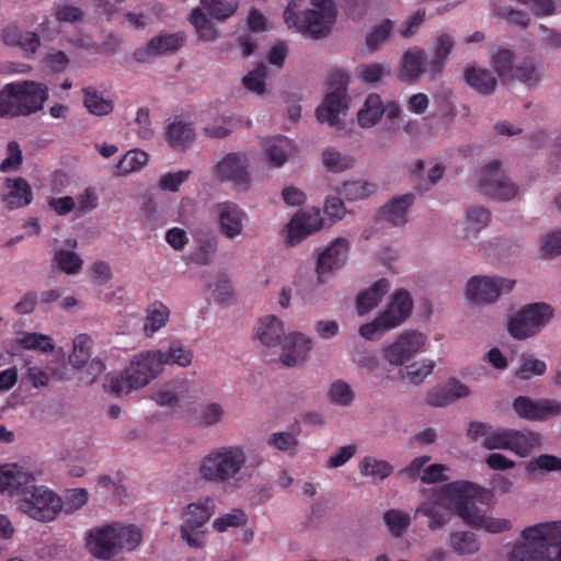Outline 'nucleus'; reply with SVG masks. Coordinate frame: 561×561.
Instances as JSON below:
<instances>
[{"mask_svg":"<svg viewBox=\"0 0 561 561\" xmlns=\"http://www.w3.org/2000/svg\"><path fill=\"white\" fill-rule=\"evenodd\" d=\"M453 46L454 42L449 35L443 34L436 38L434 57L430 62V71L433 77L442 72Z\"/></svg>","mask_w":561,"mask_h":561,"instance_id":"38","label":"nucleus"},{"mask_svg":"<svg viewBox=\"0 0 561 561\" xmlns=\"http://www.w3.org/2000/svg\"><path fill=\"white\" fill-rule=\"evenodd\" d=\"M0 493L19 495V510L38 522H50L62 508L60 496L44 485H36L35 477L16 465L0 467Z\"/></svg>","mask_w":561,"mask_h":561,"instance_id":"2","label":"nucleus"},{"mask_svg":"<svg viewBox=\"0 0 561 561\" xmlns=\"http://www.w3.org/2000/svg\"><path fill=\"white\" fill-rule=\"evenodd\" d=\"M322 161L324 167L335 173L346 171L354 167V159L348 156H343L341 152L333 148H329L322 153Z\"/></svg>","mask_w":561,"mask_h":561,"instance_id":"45","label":"nucleus"},{"mask_svg":"<svg viewBox=\"0 0 561 561\" xmlns=\"http://www.w3.org/2000/svg\"><path fill=\"white\" fill-rule=\"evenodd\" d=\"M215 172L220 181L231 182L240 190H245L250 183L249 160L243 153H228L216 164Z\"/></svg>","mask_w":561,"mask_h":561,"instance_id":"18","label":"nucleus"},{"mask_svg":"<svg viewBox=\"0 0 561 561\" xmlns=\"http://www.w3.org/2000/svg\"><path fill=\"white\" fill-rule=\"evenodd\" d=\"M170 318V309L160 300L150 304L146 310L144 324L145 335L150 337L165 327Z\"/></svg>","mask_w":561,"mask_h":561,"instance_id":"31","label":"nucleus"},{"mask_svg":"<svg viewBox=\"0 0 561 561\" xmlns=\"http://www.w3.org/2000/svg\"><path fill=\"white\" fill-rule=\"evenodd\" d=\"M515 280L502 277L473 276L467 284L466 296L470 301L491 304L513 289Z\"/></svg>","mask_w":561,"mask_h":561,"instance_id":"16","label":"nucleus"},{"mask_svg":"<svg viewBox=\"0 0 561 561\" xmlns=\"http://www.w3.org/2000/svg\"><path fill=\"white\" fill-rule=\"evenodd\" d=\"M393 24L386 19L377 24L366 36V46L370 51L377 49L391 34Z\"/></svg>","mask_w":561,"mask_h":561,"instance_id":"53","label":"nucleus"},{"mask_svg":"<svg viewBox=\"0 0 561 561\" xmlns=\"http://www.w3.org/2000/svg\"><path fill=\"white\" fill-rule=\"evenodd\" d=\"M190 22L202 41L211 42L216 38L217 30L202 9L195 8L192 11L190 14Z\"/></svg>","mask_w":561,"mask_h":561,"instance_id":"43","label":"nucleus"},{"mask_svg":"<svg viewBox=\"0 0 561 561\" xmlns=\"http://www.w3.org/2000/svg\"><path fill=\"white\" fill-rule=\"evenodd\" d=\"M465 80L472 89L480 94H491L497 84L493 73L484 68L468 66L465 70Z\"/></svg>","mask_w":561,"mask_h":561,"instance_id":"29","label":"nucleus"},{"mask_svg":"<svg viewBox=\"0 0 561 561\" xmlns=\"http://www.w3.org/2000/svg\"><path fill=\"white\" fill-rule=\"evenodd\" d=\"M427 336L416 330L403 331L397 340L382 348L385 359L393 366H402L426 344Z\"/></svg>","mask_w":561,"mask_h":561,"instance_id":"15","label":"nucleus"},{"mask_svg":"<svg viewBox=\"0 0 561 561\" xmlns=\"http://www.w3.org/2000/svg\"><path fill=\"white\" fill-rule=\"evenodd\" d=\"M478 186L482 194L499 201H508L518 193L501 169V162L493 160L477 173Z\"/></svg>","mask_w":561,"mask_h":561,"instance_id":"14","label":"nucleus"},{"mask_svg":"<svg viewBox=\"0 0 561 561\" xmlns=\"http://www.w3.org/2000/svg\"><path fill=\"white\" fill-rule=\"evenodd\" d=\"M161 356L160 350L136 354L125 371L107 375L104 389L121 396L147 386L163 370Z\"/></svg>","mask_w":561,"mask_h":561,"instance_id":"6","label":"nucleus"},{"mask_svg":"<svg viewBox=\"0 0 561 561\" xmlns=\"http://www.w3.org/2000/svg\"><path fill=\"white\" fill-rule=\"evenodd\" d=\"M328 397L334 404L346 407L354 400V391L344 380H335L329 388Z\"/></svg>","mask_w":561,"mask_h":561,"instance_id":"49","label":"nucleus"},{"mask_svg":"<svg viewBox=\"0 0 561 561\" xmlns=\"http://www.w3.org/2000/svg\"><path fill=\"white\" fill-rule=\"evenodd\" d=\"M513 59L514 53L505 48H499L492 56L495 70L503 81L513 79Z\"/></svg>","mask_w":561,"mask_h":561,"instance_id":"46","label":"nucleus"},{"mask_svg":"<svg viewBox=\"0 0 561 561\" xmlns=\"http://www.w3.org/2000/svg\"><path fill=\"white\" fill-rule=\"evenodd\" d=\"M425 51L413 47L407 50L402 58L400 78L405 81H415L425 71Z\"/></svg>","mask_w":561,"mask_h":561,"instance_id":"27","label":"nucleus"},{"mask_svg":"<svg viewBox=\"0 0 561 561\" xmlns=\"http://www.w3.org/2000/svg\"><path fill=\"white\" fill-rule=\"evenodd\" d=\"M359 472L364 477L383 480L393 472V467L386 460H378L375 457L366 456L359 462Z\"/></svg>","mask_w":561,"mask_h":561,"instance_id":"40","label":"nucleus"},{"mask_svg":"<svg viewBox=\"0 0 561 561\" xmlns=\"http://www.w3.org/2000/svg\"><path fill=\"white\" fill-rule=\"evenodd\" d=\"M481 488L469 481H454L430 490L428 497L415 511L416 516L427 518L431 530L442 529L449 523L454 513L462 522L476 529L491 534H501L511 529L508 519L486 515L476 504Z\"/></svg>","mask_w":561,"mask_h":561,"instance_id":"1","label":"nucleus"},{"mask_svg":"<svg viewBox=\"0 0 561 561\" xmlns=\"http://www.w3.org/2000/svg\"><path fill=\"white\" fill-rule=\"evenodd\" d=\"M547 370V365L543 360L533 358L530 356H522V365L516 371L519 379H529L533 375H543Z\"/></svg>","mask_w":561,"mask_h":561,"instance_id":"58","label":"nucleus"},{"mask_svg":"<svg viewBox=\"0 0 561 561\" xmlns=\"http://www.w3.org/2000/svg\"><path fill=\"white\" fill-rule=\"evenodd\" d=\"M508 561H561V522L540 523L522 531Z\"/></svg>","mask_w":561,"mask_h":561,"instance_id":"3","label":"nucleus"},{"mask_svg":"<svg viewBox=\"0 0 561 561\" xmlns=\"http://www.w3.org/2000/svg\"><path fill=\"white\" fill-rule=\"evenodd\" d=\"M552 317L553 309L550 305L529 304L511 318L507 330L513 337L524 340L540 332Z\"/></svg>","mask_w":561,"mask_h":561,"instance_id":"12","label":"nucleus"},{"mask_svg":"<svg viewBox=\"0 0 561 561\" xmlns=\"http://www.w3.org/2000/svg\"><path fill=\"white\" fill-rule=\"evenodd\" d=\"M415 199L414 194L408 193L392 198L380 210L381 217L393 226H403L408 221L407 213Z\"/></svg>","mask_w":561,"mask_h":561,"instance_id":"25","label":"nucleus"},{"mask_svg":"<svg viewBox=\"0 0 561 561\" xmlns=\"http://www.w3.org/2000/svg\"><path fill=\"white\" fill-rule=\"evenodd\" d=\"M514 412L527 421H548L561 414V402L552 399L534 400L519 396L513 401Z\"/></svg>","mask_w":561,"mask_h":561,"instance_id":"17","label":"nucleus"},{"mask_svg":"<svg viewBox=\"0 0 561 561\" xmlns=\"http://www.w3.org/2000/svg\"><path fill=\"white\" fill-rule=\"evenodd\" d=\"M435 363L431 359H423L408 365L404 369L403 378L411 383H421L430 374H432Z\"/></svg>","mask_w":561,"mask_h":561,"instance_id":"50","label":"nucleus"},{"mask_svg":"<svg viewBox=\"0 0 561 561\" xmlns=\"http://www.w3.org/2000/svg\"><path fill=\"white\" fill-rule=\"evenodd\" d=\"M218 231L228 239H234L242 234L245 211L233 202L218 203L214 207Z\"/></svg>","mask_w":561,"mask_h":561,"instance_id":"19","label":"nucleus"},{"mask_svg":"<svg viewBox=\"0 0 561 561\" xmlns=\"http://www.w3.org/2000/svg\"><path fill=\"white\" fill-rule=\"evenodd\" d=\"M348 81L350 76L346 71L342 69L330 71L327 84L331 91L316 111L319 122L328 123L331 126L335 125L340 112L347 107L346 92Z\"/></svg>","mask_w":561,"mask_h":561,"instance_id":"13","label":"nucleus"},{"mask_svg":"<svg viewBox=\"0 0 561 561\" xmlns=\"http://www.w3.org/2000/svg\"><path fill=\"white\" fill-rule=\"evenodd\" d=\"M48 89L34 81L12 82L0 91V116H26L43 108Z\"/></svg>","mask_w":561,"mask_h":561,"instance_id":"8","label":"nucleus"},{"mask_svg":"<svg viewBox=\"0 0 561 561\" xmlns=\"http://www.w3.org/2000/svg\"><path fill=\"white\" fill-rule=\"evenodd\" d=\"M266 73L267 70L264 65L257 66L255 69H253L247 76L243 77L242 83L244 88L259 95L263 94L265 91Z\"/></svg>","mask_w":561,"mask_h":561,"instance_id":"55","label":"nucleus"},{"mask_svg":"<svg viewBox=\"0 0 561 561\" xmlns=\"http://www.w3.org/2000/svg\"><path fill=\"white\" fill-rule=\"evenodd\" d=\"M304 0H290L284 11L288 27L313 38L325 37L336 21V9L332 0H311L312 9L301 11Z\"/></svg>","mask_w":561,"mask_h":561,"instance_id":"7","label":"nucleus"},{"mask_svg":"<svg viewBox=\"0 0 561 561\" xmlns=\"http://www.w3.org/2000/svg\"><path fill=\"white\" fill-rule=\"evenodd\" d=\"M358 78L366 83L379 82L385 76L390 73V69L380 64L360 65L357 68Z\"/></svg>","mask_w":561,"mask_h":561,"instance_id":"60","label":"nucleus"},{"mask_svg":"<svg viewBox=\"0 0 561 561\" xmlns=\"http://www.w3.org/2000/svg\"><path fill=\"white\" fill-rule=\"evenodd\" d=\"M513 79H517L528 85L536 84L540 76L537 72L535 64L531 59H525L519 65L514 66Z\"/></svg>","mask_w":561,"mask_h":561,"instance_id":"56","label":"nucleus"},{"mask_svg":"<svg viewBox=\"0 0 561 561\" xmlns=\"http://www.w3.org/2000/svg\"><path fill=\"white\" fill-rule=\"evenodd\" d=\"M215 501L209 497H201L196 502L187 505L183 523L180 527L182 539L193 548H203L205 546L206 524L215 514Z\"/></svg>","mask_w":561,"mask_h":561,"instance_id":"11","label":"nucleus"},{"mask_svg":"<svg viewBox=\"0 0 561 561\" xmlns=\"http://www.w3.org/2000/svg\"><path fill=\"white\" fill-rule=\"evenodd\" d=\"M92 339L87 334H79L73 340V350L69 355V363L81 368L91 357Z\"/></svg>","mask_w":561,"mask_h":561,"instance_id":"41","label":"nucleus"},{"mask_svg":"<svg viewBox=\"0 0 561 561\" xmlns=\"http://www.w3.org/2000/svg\"><path fill=\"white\" fill-rule=\"evenodd\" d=\"M148 162V154L140 149L129 150L115 165L117 175H126L137 171Z\"/></svg>","mask_w":561,"mask_h":561,"instance_id":"42","label":"nucleus"},{"mask_svg":"<svg viewBox=\"0 0 561 561\" xmlns=\"http://www.w3.org/2000/svg\"><path fill=\"white\" fill-rule=\"evenodd\" d=\"M203 9L216 20H226L233 15L239 7L236 0H201Z\"/></svg>","mask_w":561,"mask_h":561,"instance_id":"44","label":"nucleus"},{"mask_svg":"<svg viewBox=\"0 0 561 561\" xmlns=\"http://www.w3.org/2000/svg\"><path fill=\"white\" fill-rule=\"evenodd\" d=\"M9 192L4 195L3 202L11 209L30 205L33 201V191L28 182L23 178L7 179Z\"/></svg>","mask_w":561,"mask_h":561,"instance_id":"24","label":"nucleus"},{"mask_svg":"<svg viewBox=\"0 0 561 561\" xmlns=\"http://www.w3.org/2000/svg\"><path fill=\"white\" fill-rule=\"evenodd\" d=\"M540 250L543 257H553L561 254V231L546 234L541 239Z\"/></svg>","mask_w":561,"mask_h":561,"instance_id":"64","label":"nucleus"},{"mask_svg":"<svg viewBox=\"0 0 561 561\" xmlns=\"http://www.w3.org/2000/svg\"><path fill=\"white\" fill-rule=\"evenodd\" d=\"M55 260L59 268L67 274H76L83 263L76 252L69 250L58 251L55 255Z\"/></svg>","mask_w":561,"mask_h":561,"instance_id":"57","label":"nucleus"},{"mask_svg":"<svg viewBox=\"0 0 561 561\" xmlns=\"http://www.w3.org/2000/svg\"><path fill=\"white\" fill-rule=\"evenodd\" d=\"M424 171V161L417 160L412 170V176L415 181V188L420 192H427L433 185H435L444 175L445 167L440 163H436L430 171L426 178H421Z\"/></svg>","mask_w":561,"mask_h":561,"instance_id":"36","label":"nucleus"},{"mask_svg":"<svg viewBox=\"0 0 561 561\" xmlns=\"http://www.w3.org/2000/svg\"><path fill=\"white\" fill-rule=\"evenodd\" d=\"M197 250L191 255V261L198 265H208L218 249L217 238L210 232H201L196 237Z\"/></svg>","mask_w":561,"mask_h":561,"instance_id":"34","label":"nucleus"},{"mask_svg":"<svg viewBox=\"0 0 561 561\" xmlns=\"http://www.w3.org/2000/svg\"><path fill=\"white\" fill-rule=\"evenodd\" d=\"M510 451L519 457L528 456L541 444V437L538 433L531 431L508 430Z\"/></svg>","mask_w":561,"mask_h":561,"instance_id":"26","label":"nucleus"},{"mask_svg":"<svg viewBox=\"0 0 561 561\" xmlns=\"http://www.w3.org/2000/svg\"><path fill=\"white\" fill-rule=\"evenodd\" d=\"M413 300L410 293L399 289L392 295L388 307L371 322L359 328V334L366 340H374L377 335L383 334L401 325L411 314Z\"/></svg>","mask_w":561,"mask_h":561,"instance_id":"10","label":"nucleus"},{"mask_svg":"<svg viewBox=\"0 0 561 561\" xmlns=\"http://www.w3.org/2000/svg\"><path fill=\"white\" fill-rule=\"evenodd\" d=\"M527 471L533 473L536 471L561 472V458L554 455L542 454L531 459L526 467Z\"/></svg>","mask_w":561,"mask_h":561,"instance_id":"54","label":"nucleus"},{"mask_svg":"<svg viewBox=\"0 0 561 561\" xmlns=\"http://www.w3.org/2000/svg\"><path fill=\"white\" fill-rule=\"evenodd\" d=\"M385 113V105L381 98L371 93L365 101V106L357 114L358 124L368 128L376 125Z\"/></svg>","mask_w":561,"mask_h":561,"instance_id":"35","label":"nucleus"},{"mask_svg":"<svg viewBox=\"0 0 561 561\" xmlns=\"http://www.w3.org/2000/svg\"><path fill=\"white\" fill-rule=\"evenodd\" d=\"M225 410L218 402H208L204 404L197 413V423L202 426H214L224 419Z\"/></svg>","mask_w":561,"mask_h":561,"instance_id":"48","label":"nucleus"},{"mask_svg":"<svg viewBox=\"0 0 561 561\" xmlns=\"http://www.w3.org/2000/svg\"><path fill=\"white\" fill-rule=\"evenodd\" d=\"M449 545L459 556L474 554L480 549L477 536L471 531H454L449 536Z\"/></svg>","mask_w":561,"mask_h":561,"instance_id":"37","label":"nucleus"},{"mask_svg":"<svg viewBox=\"0 0 561 561\" xmlns=\"http://www.w3.org/2000/svg\"><path fill=\"white\" fill-rule=\"evenodd\" d=\"M247 462L244 450L239 446H224L204 457L199 474L207 481L229 482L238 479Z\"/></svg>","mask_w":561,"mask_h":561,"instance_id":"9","label":"nucleus"},{"mask_svg":"<svg viewBox=\"0 0 561 561\" xmlns=\"http://www.w3.org/2000/svg\"><path fill=\"white\" fill-rule=\"evenodd\" d=\"M82 93L83 105L90 114L105 116L113 112L114 102L111 99L104 98L94 87H84Z\"/></svg>","mask_w":561,"mask_h":561,"instance_id":"33","label":"nucleus"},{"mask_svg":"<svg viewBox=\"0 0 561 561\" xmlns=\"http://www.w3.org/2000/svg\"><path fill=\"white\" fill-rule=\"evenodd\" d=\"M142 540L141 530L133 524L112 523L89 531L87 547L99 559L110 560L121 552L134 551Z\"/></svg>","mask_w":561,"mask_h":561,"instance_id":"4","label":"nucleus"},{"mask_svg":"<svg viewBox=\"0 0 561 561\" xmlns=\"http://www.w3.org/2000/svg\"><path fill=\"white\" fill-rule=\"evenodd\" d=\"M195 138V131L192 124L175 119L165 127V139L174 149H184Z\"/></svg>","mask_w":561,"mask_h":561,"instance_id":"28","label":"nucleus"},{"mask_svg":"<svg viewBox=\"0 0 561 561\" xmlns=\"http://www.w3.org/2000/svg\"><path fill=\"white\" fill-rule=\"evenodd\" d=\"M7 150L8 157L1 162L0 171L9 172L18 170L23 161L20 145L16 141H10L8 144Z\"/></svg>","mask_w":561,"mask_h":561,"instance_id":"63","label":"nucleus"},{"mask_svg":"<svg viewBox=\"0 0 561 561\" xmlns=\"http://www.w3.org/2000/svg\"><path fill=\"white\" fill-rule=\"evenodd\" d=\"M256 337L267 346H282L280 362L287 367L302 363L311 350V340L301 333L285 334L284 323L275 316L260 319Z\"/></svg>","mask_w":561,"mask_h":561,"instance_id":"5","label":"nucleus"},{"mask_svg":"<svg viewBox=\"0 0 561 561\" xmlns=\"http://www.w3.org/2000/svg\"><path fill=\"white\" fill-rule=\"evenodd\" d=\"M376 192V185L368 181L356 180L343 183L339 193L348 201H359L371 196Z\"/></svg>","mask_w":561,"mask_h":561,"instance_id":"39","label":"nucleus"},{"mask_svg":"<svg viewBox=\"0 0 561 561\" xmlns=\"http://www.w3.org/2000/svg\"><path fill=\"white\" fill-rule=\"evenodd\" d=\"M494 13L500 18L506 19L508 23L519 27H527L530 23V16L525 11L500 7Z\"/></svg>","mask_w":561,"mask_h":561,"instance_id":"61","label":"nucleus"},{"mask_svg":"<svg viewBox=\"0 0 561 561\" xmlns=\"http://www.w3.org/2000/svg\"><path fill=\"white\" fill-rule=\"evenodd\" d=\"M383 520L389 531L396 537L401 536L411 523L410 516L399 510L387 511L383 515Z\"/></svg>","mask_w":561,"mask_h":561,"instance_id":"52","label":"nucleus"},{"mask_svg":"<svg viewBox=\"0 0 561 561\" xmlns=\"http://www.w3.org/2000/svg\"><path fill=\"white\" fill-rule=\"evenodd\" d=\"M183 44L184 36L181 33L159 35L153 37L146 47L138 48L135 51V58L144 62L153 56L173 53L181 48Z\"/></svg>","mask_w":561,"mask_h":561,"instance_id":"21","label":"nucleus"},{"mask_svg":"<svg viewBox=\"0 0 561 561\" xmlns=\"http://www.w3.org/2000/svg\"><path fill=\"white\" fill-rule=\"evenodd\" d=\"M262 148L267 162L274 168H280L293 153L294 144L285 136H273L262 141Z\"/></svg>","mask_w":561,"mask_h":561,"instance_id":"23","label":"nucleus"},{"mask_svg":"<svg viewBox=\"0 0 561 561\" xmlns=\"http://www.w3.org/2000/svg\"><path fill=\"white\" fill-rule=\"evenodd\" d=\"M161 359L164 365L175 364L181 367H187L192 364L193 352L181 344H172L168 351H162Z\"/></svg>","mask_w":561,"mask_h":561,"instance_id":"47","label":"nucleus"},{"mask_svg":"<svg viewBox=\"0 0 561 561\" xmlns=\"http://www.w3.org/2000/svg\"><path fill=\"white\" fill-rule=\"evenodd\" d=\"M322 218L320 211L297 214L288 226V241L290 244L300 242L304 238L320 230Z\"/></svg>","mask_w":561,"mask_h":561,"instance_id":"22","label":"nucleus"},{"mask_svg":"<svg viewBox=\"0 0 561 561\" xmlns=\"http://www.w3.org/2000/svg\"><path fill=\"white\" fill-rule=\"evenodd\" d=\"M350 244L344 238H337L331 242L318 255L316 273L319 280L333 275L337 270L342 268L348 256Z\"/></svg>","mask_w":561,"mask_h":561,"instance_id":"20","label":"nucleus"},{"mask_svg":"<svg viewBox=\"0 0 561 561\" xmlns=\"http://www.w3.org/2000/svg\"><path fill=\"white\" fill-rule=\"evenodd\" d=\"M7 45L19 46L26 54L34 55L41 46V39L35 32H20L16 27H7L2 34Z\"/></svg>","mask_w":561,"mask_h":561,"instance_id":"30","label":"nucleus"},{"mask_svg":"<svg viewBox=\"0 0 561 561\" xmlns=\"http://www.w3.org/2000/svg\"><path fill=\"white\" fill-rule=\"evenodd\" d=\"M389 290V282L386 278L378 279L370 288L357 297L356 307L358 314L363 316L374 309Z\"/></svg>","mask_w":561,"mask_h":561,"instance_id":"32","label":"nucleus"},{"mask_svg":"<svg viewBox=\"0 0 561 561\" xmlns=\"http://www.w3.org/2000/svg\"><path fill=\"white\" fill-rule=\"evenodd\" d=\"M190 170L165 173L160 178L159 187L162 191L178 192L180 186L190 178Z\"/></svg>","mask_w":561,"mask_h":561,"instance_id":"62","label":"nucleus"},{"mask_svg":"<svg viewBox=\"0 0 561 561\" xmlns=\"http://www.w3.org/2000/svg\"><path fill=\"white\" fill-rule=\"evenodd\" d=\"M248 523V516L241 508H234L230 513H227L213 523V527L218 533H224L230 527H242Z\"/></svg>","mask_w":561,"mask_h":561,"instance_id":"51","label":"nucleus"},{"mask_svg":"<svg viewBox=\"0 0 561 561\" xmlns=\"http://www.w3.org/2000/svg\"><path fill=\"white\" fill-rule=\"evenodd\" d=\"M20 345L27 350H38L42 352H51L54 343L50 336L39 333H27L20 339Z\"/></svg>","mask_w":561,"mask_h":561,"instance_id":"59","label":"nucleus"}]
</instances>
